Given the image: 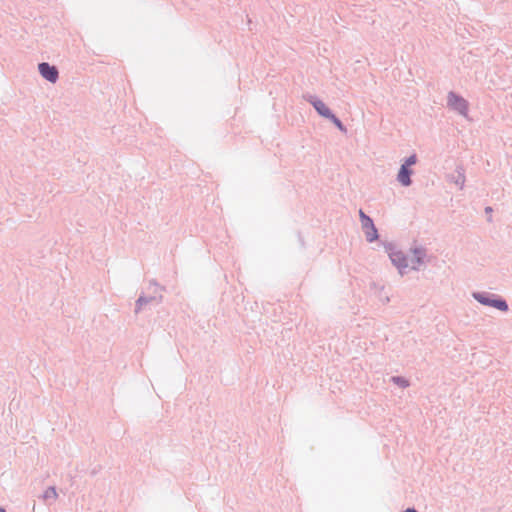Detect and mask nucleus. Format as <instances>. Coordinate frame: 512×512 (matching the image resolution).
<instances>
[{"instance_id": "f257e3e1", "label": "nucleus", "mask_w": 512, "mask_h": 512, "mask_svg": "<svg viewBox=\"0 0 512 512\" xmlns=\"http://www.w3.org/2000/svg\"><path fill=\"white\" fill-rule=\"evenodd\" d=\"M385 251L401 276L407 274L408 270L420 271L428 262L427 251L421 245L411 248L410 256L391 243L385 245Z\"/></svg>"}, {"instance_id": "f03ea898", "label": "nucleus", "mask_w": 512, "mask_h": 512, "mask_svg": "<svg viewBox=\"0 0 512 512\" xmlns=\"http://www.w3.org/2000/svg\"><path fill=\"white\" fill-rule=\"evenodd\" d=\"M472 297L478 303L493 307L501 312H507L509 309L507 302L503 298L489 292H473Z\"/></svg>"}, {"instance_id": "7ed1b4c3", "label": "nucleus", "mask_w": 512, "mask_h": 512, "mask_svg": "<svg viewBox=\"0 0 512 512\" xmlns=\"http://www.w3.org/2000/svg\"><path fill=\"white\" fill-rule=\"evenodd\" d=\"M447 107L457 113L458 115L462 116L463 118H468L469 116V102L462 97L461 95L457 94L454 91H449L447 93Z\"/></svg>"}, {"instance_id": "20e7f679", "label": "nucleus", "mask_w": 512, "mask_h": 512, "mask_svg": "<svg viewBox=\"0 0 512 512\" xmlns=\"http://www.w3.org/2000/svg\"><path fill=\"white\" fill-rule=\"evenodd\" d=\"M417 160V155L413 153L402 162L396 176L397 182L402 187H409L412 184L411 175L413 174V169L411 167L417 163Z\"/></svg>"}, {"instance_id": "39448f33", "label": "nucleus", "mask_w": 512, "mask_h": 512, "mask_svg": "<svg viewBox=\"0 0 512 512\" xmlns=\"http://www.w3.org/2000/svg\"><path fill=\"white\" fill-rule=\"evenodd\" d=\"M153 288H154L153 295H150V296L140 295L139 296V298L136 301V308H135L136 313H139V311L142 309V307L147 304H151V303L159 304L162 302V298H163V296L161 294L162 288L159 287L156 283H153Z\"/></svg>"}, {"instance_id": "423d86ee", "label": "nucleus", "mask_w": 512, "mask_h": 512, "mask_svg": "<svg viewBox=\"0 0 512 512\" xmlns=\"http://www.w3.org/2000/svg\"><path fill=\"white\" fill-rule=\"evenodd\" d=\"M303 98L314 107V109L317 111V113L320 116L328 119L330 117V115L333 113L325 105V103L319 97H317L316 95L307 94V95H304Z\"/></svg>"}, {"instance_id": "0eeeda50", "label": "nucleus", "mask_w": 512, "mask_h": 512, "mask_svg": "<svg viewBox=\"0 0 512 512\" xmlns=\"http://www.w3.org/2000/svg\"><path fill=\"white\" fill-rule=\"evenodd\" d=\"M38 71L42 78L53 84L56 83L59 78L58 69L47 62L40 63L38 65Z\"/></svg>"}, {"instance_id": "6e6552de", "label": "nucleus", "mask_w": 512, "mask_h": 512, "mask_svg": "<svg viewBox=\"0 0 512 512\" xmlns=\"http://www.w3.org/2000/svg\"><path fill=\"white\" fill-rule=\"evenodd\" d=\"M361 227L365 233V237L368 242L371 243L378 239V231L372 219L365 220V223L361 224Z\"/></svg>"}, {"instance_id": "1a4fd4ad", "label": "nucleus", "mask_w": 512, "mask_h": 512, "mask_svg": "<svg viewBox=\"0 0 512 512\" xmlns=\"http://www.w3.org/2000/svg\"><path fill=\"white\" fill-rule=\"evenodd\" d=\"M41 498L45 502H55L58 498L56 488L54 486H49L44 490L43 494L41 495Z\"/></svg>"}, {"instance_id": "9d476101", "label": "nucleus", "mask_w": 512, "mask_h": 512, "mask_svg": "<svg viewBox=\"0 0 512 512\" xmlns=\"http://www.w3.org/2000/svg\"><path fill=\"white\" fill-rule=\"evenodd\" d=\"M450 181L453 182L460 190L465 186V174L462 168L457 169V176L451 177Z\"/></svg>"}, {"instance_id": "9b49d317", "label": "nucleus", "mask_w": 512, "mask_h": 512, "mask_svg": "<svg viewBox=\"0 0 512 512\" xmlns=\"http://www.w3.org/2000/svg\"><path fill=\"white\" fill-rule=\"evenodd\" d=\"M377 290V296L382 304H387L390 301L389 296L385 293V288L383 285H374Z\"/></svg>"}, {"instance_id": "f8f14e48", "label": "nucleus", "mask_w": 512, "mask_h": 512, "mask_svg": "<svg viewBox=\"0 0 512 512\" xmlns=\"http://www.w3.org/2000/svg\"><path fill=\"white\" fill-rule=\"evenodd\" d=\"M341 132L343 133H346L347 132V129L346 127L342 124V122L340 121V119L338 117H336V115L334 113H332L330 115V117L328 118Z\"/></svg>"}, {"instance_id": "ddd939ff", "label": "nucleus", "mask_w": 512, "mask_h": 512, "mask_svg": "<svg viewBox=\"0 0 512 512\" xmlns=\"http://www.w3.org/2000/svg\"><path fill=\"white\" fill-rule=\"evenodd\" d=\"M392 382L402 388H407L409 386V381L401 376L392 377Z\"/></svg>"}, {"instance_id": "4468645a", "label": "nucleus", "mask_w": 512, "mask_h": 512, "mask_svg": "<svg viewBox=\"0 0 512 512\" xmlns=\"http://www.w3.org/2000/svg\"><path fill=\"white\" fill-rule=\"evenodd\" d=\"M359 217H360V222L361 224L365 223V220H370L372 219L371 217H369L368 215H366L363 210H359Z\"/></svg>"}, {"instance_id": "2eb2a0df", "label": "nucleus", "mask_w": 512, "mask_h": 512, "mask_svg": "<svg viewBox=\"0 0 512 512\" xmlns=\"http://www.w3.org/2000/svg\"><path fill=\"white\" fill-rule=\"evenodd\" d=\"M492 211H493V209H492V207H490V206H487V207L485 208V213H486V214H491V213H492Z\"/></svg>"}, {"instance_id": "dca6fc26", "label": "nucleus", "mask_w": 512, "mask_h": 512, "mask_svg": "<svg viewBox=\"0 0 512 512\" xmlns=\"http://www.w3.org/2000/svg\"><path fill=\"white\" fill-rule=\"evenodd\" d=\"M404 512H417L414 508H407Z\"/></svg>"}, {"instance_id": "f3484780", "label": "nucleus", "mask_w": 512, "mask_h": 512, "mask_svg": "<svg viewBox=\"0 0 512 512\" xmlns=\"http://www.w3.org/2000/svg\"><path fill=\"white\" fill-rule=\"evenodd\" d=\"M0 512H6V510L3 507H0Z\"/></svg>"}, {"instance_id": "a211bd4d", "label": "nucleus", "mask_w": 512, "mask_h": 512, "mask_svg": "<svg viewBox=\"0 0 512 512\" xmlns=\"http://www.w3.org/2000/svg\"><path fill=\"white\" fill-rule=\"evenodd\" d=\"M488 222H492V217L491 216L488 218Z\"/></svg>"}]
</instances>
